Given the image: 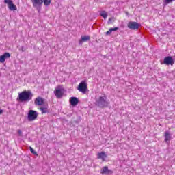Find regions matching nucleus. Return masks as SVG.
I'll use <instances>...</instances> for the list:
<instances>
[{
  "label": "nucleus",
  "mask_w": 175,
  "mask_h": 175,
  "mask_svg": "<svg viewBox=\"0 0 175 175\" xmlns=\"http://www.w3.org/2000/svg\"><path fill=\"white\" fill-rule=\"evenodd\" d=\"M32 96H33V94L31 90H24L18 94L16 100L21 103L29 102L32 99Z\"/></svg>",
  "instance_id": "1"
},
{
  "label": "nucleus",
  "mask_w": 175,
  "mask_h": 175,
  "mask_svg": "<svg viewBox=\"0 0 175 175\" xmlns=\"http://www.w3.org/2000/svg\"><path fill=\"white\" fill-rule=\"evenodd\" d=\"M107 96H100L98 100H96V105L98 107L103 109V107H107L109 106V103L107 100Z\"/></svg>",
  "instance_id": "2"
},
{
  "label": "nucleus",
  "mask_w": 175,
  "mask_h": 175,
  "mask_svg": "<svg viewBox=\"0 0 175 175\" xmlns=\"http://www.w3.org/2000/svg\"><path fill=\"white\" fill-rule=\"evenodd\" d=\"M38 111L32 109L29 110L27 113V121H29V122L35 121V120L38 118Z\"/></svg>",
  "instance_id": "3"
},
{
  "label": "nucleus",
  "mask_w": 175,
  "mask_h": 175,
  "mask_svg": "<svg viewBox=\"0 0 175 175\" xmlns=\"http://www.w3.org/2000/svg\"><path fill=\"white\" fill-rule=\"evenodd\" d=\"M77 90L79 91V92H82V94H86L87 91L88 90L87 81H82L77 86Z\"/></svg>",
  "instance_id": "4"
},
{
  "label": "nucleus",
  "mask_w": 175,
  "mask_h": 175,
  "mask_svg": "<svg viewBox=\"0 0 175 175\" xmlns=\"http://www.w3.org/2000/svg\"><path fill=\"white\" fill-rule=\"evenodd\" d=\"M31 1L33 8L40 13L42 10V6H43V0H31Z\"/></svg>",
  "instance_id": "5"
},
{
  "label": "nucleus",
  "mask_w": 175,
  "mask_h": 175,
  "mask_svg": "<svg viewBox=\"0 0 175 175\" xmlns=\"http://www.w3.org/2000/svg\"><path fill=\"white\" fill-rule=\"evenodd\" d=\"M65 92V90L62 85H58L56 87L54 94L56 96V98H58L59 99L61 98L62 96H64V93Z\"/></svg>",
  "instance_id": "6"
},
{
  "label": "nucleus",
  "mask_w": 175,
  "mask_h": 175,
  "mask_svg": "<svg viewBox=\"0 0 175 175\" xmlns=\"http://www.w3.org/2000/svg\"><path fill=\"white\" fill-rule=\"evenodd\" d=\"M141 25H140V23H137V22L130 21L129 22L127 27L128 28H129V29H132L133 31H135L136 29H139Z\"/></svg>",
  "instance_id": "7"
},
{
  "label": "nucleus",
  "mask_w": 175,
  "mask_h": 175,
  "mask_svg": "<svg viewBox=\"0 0 175 175\" xmlns=\"http://www.w3.org/2000/svg\"><path fill=\"white\" fill-rule=\"evenodd\" d=\"M161 64H164V65H172L174 64V59L172 56H167L164 58L163 62L161 61Z\"/></svg>",
  "instance_id": "8"
},
{
  "label": "nucleus",
  "mask_w": 175,
  "mask_h": 175,
  "mask_svg": "<svg viewBox=\"0 0 175 175\" xmlns=\"http://www.w3.org/2000/svg\"><path fill=\"white\" fill-rule=\"evenodd\" d=\"M4 3L7 4L10 10H17V7L14 3H13V1L12 0H4Z\"/></svg>",
  "instance_id": "9"
},
{
  "label": "nucleus",
  "mask_w": 175,
  "mask_h": 175,
  "mask_svg": "<svg viewBox=\"0 0 175 175\" xmlns=\"http://www.w3.org/2000/svg\"><path fill=\"white\" fill-rule=\"evenodd\" d=\"M10 58V53L5 52L4 54L0 56V62L3 64L6 59Z\"/></svg>",
  "instance_id": "10"
},
{
  "label": "nucleus",
  "mask_w": 175,
  "mask_h": 175,
  "mask_svg": "<svg viewBox=\"0 0 175 175\" xmlns=\"http://www.w3.org/2000/svg\"><path fill=\"white\" fill-rule=\"evenodd\" d=\"M70 104L71 105V106H77V105H79V98H77V97H71L69 100Z\"/></svg>",
  "instance_id": "11"
},
{
  "label": "nucleus",
  "mask_w": 175,
  "mask_h": 175,
  "mask_svg": "<svg viewBox=\"0 0 175 175\" xmlns=\"http://www.w3.org/2000/svg\"><path fill=\"white\" fill-rule=\"evenodd\" d=\"M100 173L102 174H113L111 170L109 169V167L105 166L101 169Z\"/></svg>",
  "instance_id": "12"
},
{
  "label": "nucleus",
  "mask_w": 175,
  "mask_h": 175,
  "mask_svg": "<svg viewBox=\"0 0 175 175\" xmlns=\"http://www.w3.org/2000/svg\"><path fill=\"white\" fill-rule=\"evenodd\" d=\"M35 105L37 106H42L44 103V99L42 97H37L34 101Z\"/></svg>",
  "instance_id": "13"
},
{
  "label": "nucleus",
  "mask_w": 175,
  "mask_h": 175,
  "mask_svg": "<svg viewBox=\"0 0 175 175\" xmlns=\"http://www.w3.org/2000/svg\"><path fill=\"white\" fill-rule=\"evenodd\" d=\"M72 122H74L75 124H79L80 121H81V118L80 116L75 115L74 117L72 118Z\"/></svg>",
  "instance_id": "14"
},
{
  "label": "nucleus",
  "mask_w": 175,
  "mask_h": 175,
  "mask_svg": "<svg viewBox=\"0 0 175 175\" xmlns=\"http://www.w3.org/2000/svg\"><path fill=\"white\" fill-rule=\"evenodd\" d=\"M90 39V36H84L83 37H81V40H79V44H81L83 42H88Z\"/></svg>",
  "instance_id": "15"
},
{
  "label": "nucleus",
  "mask_w": 175,
  "mask_h": 175,
  "mask_svg": "<svg viewBox=\"0 0 175 175\" xmlns=\"http://www.w3.org/2000/svg\"><path fill=\"white\" fill-rule=\"evenodd\" d=\"M165 142L166 143H167L168 142H170V139H172V137L170 136V133H169V131H166L165 133Z\"/></svg>",
  "instance_id": "16"
},
{
  "label": "nucleus",
  "mask_w": 175,
  "mask_h": 175,
  "mask_svg": "<svg viewBox=\"0 0 175 175\" xmlns=\"http://www.w3.org/2000/svg\"><path fill=\"white\" fill-rule=\"evenodd\" d=\"M44 5V6H50L51 4V0H42V5Z\"/></svg>",
  "instance_id": "17"
},
{
  "label": "nucleus",
  "mask_w": 175,
  "mask_h": 175,
  "mask_svg": "<svg viewBox=\"0 0 175 175\" xmlns=\"http://www.w3.org/2000/svg\"><path fill=\"white\" fill-rule=\"evenodd\" d=\"M107 157V155H106V153H105V152H101L100 153H98V158L101 159H104Z\"/></svg>",
  "instance_id": "18"
},
{
  "label": "nucleus",
  "mask_w": 175,
  "mask_h": 175,
  "mask_svg": "<svg viewBox=\"0 0 175 175\" xmlns=\"http://www.w3.org/2000/svg\"><path fill=\"white\" fill-rule=\"evenodd\" d=\"M40 110L42 111V114H46V113H50L49 109L46 107H40Z\"/></svg>",
  "instance_id": "19"
},
{
  "label": "nucleus",
  "mask_w": 175,
  "mask_h": 175,
  "mask_svg": "<svg viewBox=\"0 0 175 175\" xmlns=\"http://www.w3.org/2000/svg\"><path fill=\"white\" fill-rule=\"evenodd\" d=\"M100 16H101V17H103L104 20H106L107 18V13L106 12V11H102L100 13Z\"/></svg>",
  "instance_id": "20"
},
{
  "label": "nucleus",
  "mask_w": 175,
  "mask_h": 175,
  "mask_svg": "<svg viewBox=\"0 0 175 175\" xmlns=\"http://www.w3.org/2000/svg\"><path fill=\"white\" fill-rule=\"evenodd\" d=\"M175 0H163V3L164 6L166 5H169V3H172V2H174Z\"/></svg>",
  "instance_id": "21"
},
{
  "label": "nucleus",
  "mask_w": 175,
  "mask_h": 175,
  "mask_svg": "<svg viewBox=\"0 0 175 175\" xmlns=\"http://www.w3.org/2000/svg\"><path fill=\"white\" fill-rule=\"evenodd\" d=\"M114 21H116V18H114V17L109 18L107 21V24L108 25L113 24V23H114Z\"/></svg>",
  "instance_id": "22"
},
{
  "label": "nucleus",
  "mask_w": 175,
  "mask_h": 175,
  "mask_svg": "<svg viewBox=\"0 0 175 175\" xmlns=\"http://www.w3.org/2000/svg\"><path fill=\"white\" fill-rule=\"evenodd\" d=\"M29 150L31 152V154H33V155H36V157H38V152H36V151H35V150L32 148V147H29Z\"/></svg>",
  "instance_id": "23"
},
{
  "label": "nucleus",
  "mask_w": 175,
  "mask_h": 175,
  "mask_svg": "<svg viewBox=\"0 0 175 175\" xmlns=\"http://www.w3.org/2000/svg\"><path fill=\"white\" fill-rule=\"evenodd\" d=\"M112 32H114L115 31H118L120 29L119 27H113V28H111Z\"/></svg>",
  "instance_id": "24"
},
{
  "label": "nucleus",
  "mask_w": 175,
  "mask_h": 175,
  "mask_svg": "<svg viewBox=\"0 0 175 175\" xmlns=\"http://www.w3.org/2000/svg\"><path fill=\"white\" fill-rule=\"evenodd\" d=\"M17 133L19 136H23V131H21V130L18 129Z\"/></svg>",
  "instance_id": "25"
},
{
  "label": "nucleus",
  "mask_w": 175,
  "mask_h": 175,
  "mask_svg": "<svg viewBox=\"0 0 175 175\" xmlns=\"http://www.w3.org/2000/svg\"><path fill=\"white\" fill-rule=\"evenodd\" d=\"M21 51L23 52L25 51V48H24V46H21Z\"/></svg>",
  "instance_id": "26"
},
{
  "label": "nucleus",
  "mask_w": 175,
  "mask_h": 175,
  "mask_svg": "<svg viewBox=\"0 0 175 175\" xmlns=\"http://www.w3.org/2000/svg\"><path fill=\"white\" fill-rule=\"evenodd\" d=\"M3 110L2 109H0V116L1 114H3Z\"/></svg>",
  "instance_id": "27"
},
{
  "label": "nucleus",
  "mask_w": 175,
  "mask_h": 175,
  "mask_svg": "<svg viewBox=\"0 0 175 175\" xmlns=\"http://www.w3.org/2000/svg\"><path fill=\"white\" fill-rule=\"evenodd\" d=\"M110 34H111V33H109V31L106 32V35H110Z\"/></svg>",
  "instance_id": "28"
},
{
  "label": "nucleus",
  "mask_w": 175,
  "mask_h": 175,
  "mask_svg": "<svg viewBox=\"0 0 175 175\" xmlns=\"http://www.w3.org/2000/svg\"><path fill=\"white\" fill-rule=\"evenodd\" d=\"M108 31H109L110 33H111V32H113L111 28L109 29V30Z\"/></svg>",
  "instance_id": "29"
},
{
  "label": "nucleus",
  "mask_w": 175,
  "mask_h": 175,
  "mask_svg": "<svg viewBox=\"0 0 175 175\" xmlns=\"http://www.w3.org/2000/svg\"><path fill=\"white\" fill-rule=\"evenodd\" d=\"M126 14H127V15H128V12H126Z\"/></svg>",
  "instance_id": "30"
}]
</instances>
